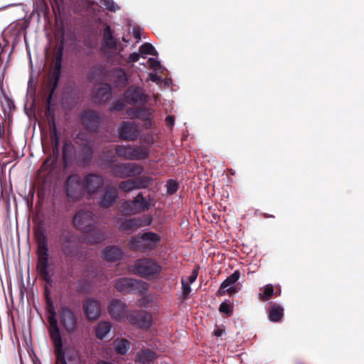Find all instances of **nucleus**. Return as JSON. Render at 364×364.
Instances as JSON below:
<instances>
[{
    "label": "nucleus",
    "mask_w": 364,
    "mask_h": 364,
    "mask_svg": "<svg viewBox=\"0 0 364 364\" xmlns=\"http://www.w3.org/2000/svg\"><path fill=\"white\" fill-rule=\"evenodd\" d=\"M136 219L138 220L139 228H141V227H143L145 225H148L152 221V218L149 215H144L140 218H136Z\"/></svg>",
    "instance_id": "37"
},
{
    "label": "nucleus",
    "mask_w": 364,
    "mask_h": 364,
    "mask_svg": "<svg viewBox=\"0 0 364 364\" xmlns=\"http://www.w3.org/2000/svg\"><path fill=\"white\" fill-rule=\"evenodd\" d=\"M97 364H112V363L105 362V361H99Z\"/></svg>",
    "instance_id": "49"
},
{
    "label": "nucleus",
    "mask_w": 364,
    "mask_h": 364,
    "mask_svg": "<svg viewBox=\"0 0 364 364\" xmlns=\"http://www.w3.org/2000/svg\"><path fill=\"white\" fill-rule=\"evenodd\" d=\"M142 235L134 236L130 238L129 240V246L133 250H144L145 244L141 241Z\"/></svg>",
    "instance_id": "29"
},
{
    "label": "nucleus",
    "mask_w": 364,
    "mask_h": 364,
    "mask_svg": "<svg viewBox=\"0 0 364 364\" xmlns=\"http://www.w3.org/2000/svg\"><path fill=\"white\" fill-rule=\"evenodd\" d=\"M139 284L140 282L128 278H122L117 280L115 287L119 291L125 292L132 290L134 287H137Z\"/></svg>",
    "instance_id": "17"
},
{
    "label": "nucleus",
    "mask_w": 364,
    "mask_h": 364,
    "mask_svg": "<svg viewBox=\"0 0 364 364\" xmlns=\"http://www.w3.org/2000/svg\"><path fill=\"white\" fill-rule=\"evenodd\" d=\"M36 240L38 242V265L37 269L38 274L46 281H49V264L48 257V248L46 245V237L43 235H37Z\"/></svg>",
    "instance_id": "4"
},
{
    "label": "nucleus",
    "mask_w": 364,
    "mask_h": 364,
    "mask_svg": "<svg viewBox=\"0 0 364 364\" xmlns=\"http://www.w3.org/2000/svg\"><path fill=\"white\" fill-rule=\"evenodd\" d=\"M197 276L198 270L195 269L192 272L191 275L188 277V280L186 282H188L189 284L193 283L196 281Z\"/></svg>",
    "instance_id": "43"
},
{
    "label": "nucleus",
    "mask_w": 364,
    "mask_h": 364,
    "mask_svg": "<svg viewBox=\"0 0 364 364\" xmlns=\"http://www.w3.org/2000/svg\"><path fill=\"white\" fill-rule=\"evenodd\" d=\"M156 358V354L149 350H141L136 356V360L141 363H147Z\"/></svg>",
    "instance_id": "25"
},
{
    "label": "nucleus",
    "mask_w": 364,
    "mask_h": 364,
    "mask_svg": "<svg viewBox=\"0 0 364 364\" xmlns=\"http://www.w3.org/2000/svg\"><path fill=\"white\" fill-rule=\"evenodd\" d=\"M102 46L105 52L112 54L119 53L124 48L122 43L114 38L113 31L109 26H106L104 29Z\"/></svg>",
    "instance_id": "5"
},
{
    "label": "nucleus",
    "mask_w": 364,
    "mask_h": 364,
    "mask_svg": "<svg viewBox=\"0 0 364 364\" xmlns=\"http://www.w3.org/2000/svg\"><path fill=\"white\" fill-rule=\"evenodd\" d=\"M138 134L136 127L132 123H123L119 129V135L125 139H134Z\"/></svg>",
    "instance_id": "16"
},
{
    "label": "nucleus",
    "mask_w": 364,
    "mask_h": 364,
    "mask_svg": "<svg viewBox=\"0 0 364 364\" xmlns=\"http://www.w3.org/2000/svg\"><path fill=\"white\" fill-rule=\"evenodd\" d=\"M240 274L239 271H235L230 277H228L220 285L218 294L223 295L225 292L229 294H235L237 289L234 286L235 283L240 279Z\"/></svg>",
    "instance_id": "13"
},
{
    "label": "nucleus",
    "mask_w": 364,
    "mask_h": 364,
    "mask_svg": "<svg viewBox=\"0 0 364 364\" xmlns=\"http://www.w3.org/2000/svg\"><path fill=\"white\" fill-rule=\"evenodd\" d=\"M182 289L183 294L185 296H187L191 291L190 284L184 279H182Z\"/></svg>",
    "instance_id": "41"
},
{
    "label": "nucleus",
    "mask_w": 364,
    "mask_h": 364,
    "mask_svg": "<svg viewBox=\"0 0 364 364\" xmlns=\"http://www.w3.org/2000/svg\"><path fill=\"white\" fill-rule=\"evenodd\" d=\"M223 334V330L217 329L214 331V335L217 337L220 336Z\"/></svg>",
    "instance_id": "47"
},
{
    "label": "nucleus",
    "mask_w": 364,
    "mask_h": 364,
    "mask_svg": "<svg viewBox=\"0 0 364 364\" xmlns=\"http://www.w3.org/2000/svg\"><path fill=\"white\" fill-rule=\"evenodd\" d=\"M60 77V70H53V71L50 74L49 76V84L51 87L50 94L49 97H51L52 93L54 92V90L55 89L58 79Z\"/></svg>",
    "instance_id": "31"
},
{
    "label": "nucleus",
    "mask_w": 364,
    "mask_h": 364,
    "mask_svg": "<svg viewBox=\"0 0 364 364\" xmlns=\"http://www.w3.org/2000/svg\"><path fill=\"white\" fill-rule=\"evenodd\" d=\"M114 348L117 353L125 354L129 348V343L124 338L117 339L114 342Z\"/></svg>",
    "instance_id": "27"
},
{
    "label": "nucleus",
    "mask_w": 364,
    "mask_h": 364,
    "mask_svg": "<svg viewBox=\"0 0 364 364\" xmlns=\"http://www.w3.org/2000/svg\"><path fill=\"white\" fill-rule=\"evenodd\" d=\"M127 321L140 328H148L152 323L151 316L146 312H130L127 316Z\"/></svg>",
    "instance_id": "10"
},
{
    "label": "nucleus",
    "mask_w": 364,
    "mask_h": 364,
    "mask_svg": "<svg viewBox=\"0 0 364 364\" xmlns=\"http://www.w3.org/2000/svg\"><path fill=\"white\" fill-rule=\"evenodd\" d=\"M129 114L131 117H136V116H138L136 114Z\"/></svg>",
    "instance_id": "51"
},
{
    "label": "nucleus",
    "mask_w": 364,
    "mask_h": 364,
    "mask_svg": "<svg viewBox=\"0 0 364 364\" xmlns=\"http://www.w3.org/2000/svg\"><path fill=\"white\" fill-rule=\"evenodd\" d=\"M107 310L109 315L115 320L119 321L127 320L129 314H127V306L124 302L113 299L109 303Z\"/></svg>",
    "instance_id": "9"
},
{
    "label": "nucleus",
    "mask_w": 364,
    "mask_h": 364,
    "mask_svg": "<svg viewBox=\"0 0 364 364\" xmlns=\"http://www.w3.org/2000/svg\"><path fill=\"white\" fill-rule=\"evenodd\" d=\"M146 301V299H143L142 300L139 301V305H141V304H145V301Z\"/></svg>",
    "instance_id": "50"
},
{
    "label": "nucleus",
    "mask_w": 364,
    "mask_h": 364,
    "mask_svg": "<svg viewBox=\"0 0 364 364\" xmlns=\"http://www.w3.org/2000/svg\"><path fill=\"white\" fill-rule=\"evenodd\" d=\"M83 312L89 321L98 320L102 314L101 302L93 298L86 299L82 304Z\"/></svg>",
    "instance_id": "6"
},
{
    "label": "nucleus",
    "mask_w": 364,
    "mask_h": 364,
    "mask_svg": "<svg viewBox=\"0 0 364 364\" xmlns=\"http://www.w3.org/2000/svg\"><path fill=\"white\" fill-rule=\"evenodd\" d=\"M124 97L129 102H143L146 100V97L143 94L142 91L136 87H130L125 92Z\"/></svg>",
    "instance_id": "18"
},
{
    "label": "nucleus",
    "mask_w": 364,
    "mask_h": 364,
    "mask_svg": "<svg viewBox=\"0 0 364 364\" xmlns=\"http://www.w3.org/2000/svg\"><path fill=\"white\" fill-rule=\"evenodd\" d=\"M102 257L108 261H117L122 257V251L117 247H107L102 252Z\"/></svg>",
    "instance_id": "20"
},
{
    "label": "nucleus",
    "mask_w": 364,
    "mask_h": 364,
    "mask_svg": "<svg viewBox=\"0 0 364 364\" xmlns=\"http://www.w3.org/2000/svg\"><path fill=\"white\" fill-rule=\"evenodd\" d=\"M73 223L77 228L87 231L94 225L95 220L90 211L80 210L75 215Z\"/></svg>",
    "instance_id": "8"
},
{
    "label": "nucleus",
    "mask_w": 364,
    "mask_h": 364,
    "mask_svg": "<svg viewBox=\"0 0 364 364\" xmlns=\"http://www.w3.org/2000/svg\"><path fill=\"white\" fill-rule=\"evenodd\" d=\"M139 51L141 55V57L145 59L146 58L144 55H156V51L154 47L149 43H145L139 47Z\"/></svg>",
    "instance_id": "30"
},
{
    "label": "nucleus",
    "mask_w": 364,
    "mask_h": 364,
    "mask_svg": "<svg viewBox=\"0 0 364 364\" xmlns=\"http://www.w3.org/2000/svg\"><path fill=\"white\" fill-rule=\"evenodd\" d=\"M117 152L119 156L129 159H139L147 156L146 151L139 150L132 147L119 146L117 149Z\"/></svg>",
    "instance_id": "14"
},
{
    "label": "nucleus",
    "mask_w": 364,
    "mask_h": 364,
    "mask_svg": "<svg viewBox=\"0 0 364 364\" xmlns=\"http://www.w3.org/2000/svg\"><path fill=\"white\" fill-rule=\"evenodd\" d=\"M166 187H167V191L170 194H173L175 192H176V191L178 189V184L176 181L170 180L168 181V183L166 184Z\"/></svg>",
    "instance_id": "38"
},
{
    "label": "nucleus",
    "mask_w": 364,
    "mask_h": 364,
    "mask_svg": "<svg viewBox=\"0 0 364 364\" xmlns=\"http://www.w3.org/2000/svg\"><path fill=\"white\" fill-rule=\"evenodd\" d=\"M140 56H141L140 53H131L129 55L127 61L129 63H135L139 60Z\"/></svg>",
    "instance_id": "42"
},
{
    "label": "nucleus",
    "mask_w": 364,
    "mask_h": 364,
    "mask_svg": "<svg viewBox=\"0 0 364 364\" xmlns=\"http://www.w3.org/2000/svg\"><path fill=\"white\" fill-rule=\"evenodd\" d=\"M110 95L109 86L107 84L100 85L95 93V100L98 102L107 100Z\"/></svg>",
    "instance_id": "23"
},
{
    "label": "nucleus",
    "mask_w": 364,
    "mask_h": 364,
    "mask_svg": "<svg viewBox=\"0 0 364 364\" xmlns=\"http://www.w3.org/2000/svg\"><path fill=\"white\" fill-rule=\"evenodd\" d=\"M220 311L226 314L230 315L232 312V308L227 303L223 302L220 304Z\"/></svg>",
    "instance_id": "39"
},
{
    "label": "nucleus",
    "mask_w": 364,
    "mask_h": 364,
    "mask_svg": "<svg viewBox=\"0 0 364 364\" xmlns=\"http://www.w3.org/2000/svg\"><path fill=\"white\" fill-rule=\"evenodd\" d=\"M139 228L138 220L136 219H129L126 220L121 223L119 226V229L120 231L124 232L127 234L132 233Z\"/></svg>",
    "instance_id": "22"
},
{
    "label": "nucleus",
    "mask_w": 364,
    "mask_h": 364,
    "mask_svg": "<svg viewBox=\"0 0 364 364\" xmlns=\"http://www.w3.org/2000/svg\"><path fill=\"white\" fill-rule=\"evenodd\" d=\"M117 198V190L115 188H109L106 191L102 201L101 205L104 207L112 205Z\"/></svg>",
    "instance_id": "24"
},
{
    "label": "nucleus",
    "mask_w": 364,
    "mask_h": 364,
    "mask_svg": "<svg viewBox=\"0 0 364 364\" xmlns=\"http://www.w3.org/2000/svg\"><path fill=\"white\" fill-rule=\"evenodd\" d=\"M50 318L54 319L59 323V326L68 334L73 333L77 328V318L75 314L69 309L63 307L58 313V319L54 318L52 312L50 313L48 320Z\"/></svg>",
    "instance_id": "2"
},
{
    "label": "nucleus",
    "mask_w": 364,
    "mask_h": 364,
    "mask_svg": "<svg viewBox=\"0 0 364 364\" xmlns=\"http://www.w3.org/2000/svg\"><path fill=\"white\" fill-rule=\"evenodd\" d=\"M103 4L106 9L110 11H116L119 9V6H118L113 0H104Z\"/></svg>",
    "instance_id": "35"
},
{
    "label": "nucleus",
    "mask_w": 364,
    "mask_h": 364,
    "mask_svg": "<svg viewBox=\"0 0 364 364\" xmlns=\"http://www.w3.org/2000/svg\"><path fill=\"white\" fill-rule=\"evenodd\" d=\"M137 180V183L139 184H146L145 186H140V188H146L148 186H149V184L151 183V178H149V177H141L140 178H138L136 179Z\"/></svg>",
    "instance_id": "40"
},
{
    "label": "nucleus",
    "mask_w": 364,
    "mask_h": 364,
    "mask_svg": "<svg viewBox=\"0 0 364 364\" xmlns=\"http://www.w3.org/2000/svg\"><path fill=\"white\" fill-rule=\"evenodd\" d=\"M63 54V46L59 45L56 48L52 60L53 67L50 68H62V60Z\"/></svg>",
    "instance_id": "26"
},
{
    "label": "nucleus",
    "mask_w": 364,
    "mask_h": 364,
    "mask_svg": "<svg viewBox=\"0 0 364 364\" xmlns=\"http://www.w3.org/2000/svg\"><path fill=\"white\" fill-rule=\"evenodd\" d=\"M119 72H120V74H119V81L117 82L118 85H124L125 81L127 80L123 72H122V70H119Z\"/></svg>",
    "instance_id": "44"
},
{
    "label": "nucleus",
    "mask_w": 364,
    "mask_h": 364,
    "mask_svg": "<svg viewBox=\"0 0 364 364\" xmlns=\"http://www.w3.org/2000/svg\"><path fill=\"white\" fill-rule=\"evenodd\" d=\"M159 240V237L156 233L146 232L142 235L141 241L145 244L146 249H151L156 247Z\"/></svg>",
    "instance_id": "21"
},
{
    "label": "nucleus",
    "mask_w": 364,
    "mask_h": 364,
    "mask_svg": "<svg viewBox=\"0 0 364 364\" xmlns=\"http://www.w3.org/2000/svg\"><path fill=\"white\" fill-rule=\"evenodd\" d=\"M146 184H139L137 183V180H128L123 181L119 185L120 189L125 192L131 191L135 188H140V186H144Z\"/></svg>",
    "instance_id": "28"
},
{
    "label": "nucleus",
    "mask_w": 364,
    "mask_h": 364,
    "mask_svg": "<svg viewBox=\"0 0 364 364\" xmlns=\"http://www.w3.org/2000/svg\"><path fill=\"white\" fill-rule=\"evenodd\" d=\"M283 316V309L279 306H274L269 312V318L272 321H279Z\"/></svg>",
    "instance_id": "32"
},
{
    "label": "nucleus",
    "mask_w": 364,
    "mask_h": 364,
    "mask_svg": "<svg viewBox=\"0 0 364 364\" xmlns=\"http://www.w3.org/2000/svg\"><path fill=\"white\" fill-rule=\"evenodd\" d=\"M86 0H71L70 6L77 11H81L86 5Z\"/></svg>",
    "instance_id": "33"
},
{
    "label": "nucleus",
    "mask_w": 364,
    "mask_h": 364,
    "mask_svg": "<svg viewBox=\"0 0 364 364\" xmlns=\"http://www.w3.org/2000/svg\"><path fill=\"white\" fill-rule=\"evenodd\" d=\"M112 172L117 177L126 178L139 175L142 172V168L135 164L128 163L114 166Z\"/></svg>",
    "instance_id": "7"
},
{
    "label": "nucleus",
    "mask_w": 364,
    "mask_h": 364,
    "mask_svg": "<svg viewBox=\"0 0 364 364\" xmlns=\"http://www.w3.org/2000/svg\"><path fill=\"white\" fill-rule=\"evenodd\" d=\"M274 292L273 287L272 285H267L264 287V294H260V297L263 300H267Z\"/></svg>",
    "instance_id": "36"
},
{
    "label": "nucleus",
    "mask_w": 364,
    "mask_h": 364,
    "mask_svg": "<svg viewBox=\"0 0 364 364\" xmlns=\"http://www.w3.org/2000/svg\"><path fill=\"white\" fill-rule=\"evenodd\" d=\"M134 36H135V38H140L139 34H135Z\"/></svg>",
    "instance_id": "52"
},
{
    "label": "nucleus",
    "mask_w": 364,
    "mask_h": 364,
    "mask_svg": "<svg viewBox=\"0 0 364 364\" xmlns=\"http://www.w3.org/2000/svg\"><path fill=\"white\" fill-rule=\"evenodd\" d=\"M129 270L141 277H150L159 274L161 272V267L154 260L144 258L136 260L129 267Z\"/></svg>",
    "instance_id": "3"
},
{
    "label": "nucleus",
    "mask_w": 364,
    "mask_h": 364,
    "mask_svg": "<svg viewBox=\"0 0 364 364\" xmlns=\"http://www.w3.org/2000/svg\"><path fill=\"white\" fill-rule=\"evenodd\" d=\"M141 64L145 65L144 63H142ZM146 65L148 66L149 68H163L161 65L160 62L154 58H149L146 63Z\"/></svg>",
    "instance_id": "34"
},
{
    "label": "nucleus",
    "mask_w": 364,
    "mask_h": 364,
    "mask_svg": "<svg viewBox=\"0 0 364 364\" xmlns=\"http://www.w3.org/2000/svg\"><path fill=\"white\" fill-rule=\"evenodd\" d=\"M147 208L148 203L144 198L141 195H138L134 201L124 203L122 211L125 214H132Z\"/></svg>",
    "instance_id": "12"
},
{
    "label": "nucleus",
    "mask_w": 364,
    "mask_h": 364,
    "mask_svg": "<svg viewBox=\"0 0 364 364\" xmlns=\"http://www.w3.org/2000/svg\"><path fill=\"white\" fill-rule=\"evenodd\" d=\"M82 188L80 177L72 176L67 181V195L72 199H77L82 196Z\"/></svg>",
    "instance_id": "11"
},
{
    "label": "nucleus",
    "mask_w": 364,
    "mask_h": 364,
    "mask_svg": "<svg viewBox=\"0 0 364 364\" xmlns=\"http://www.w3.org/2000/svg\"><path fill=\"white\" fill-rule=\"evenodd\" d=\"M150 80L153 82H159L160 81V77L156 74H150L149 75Z\"/></svg>",
    "instance_id": "45"
},
{
    "label": "nucleus",
    "mask_w": 364,
    "mask_h": 364,
    "mask_svg": "<svg viewBox=\"0 0 364 364\" xmlns=\"http://www.w3.org/2000/svg\"><path fill=\"white\" fill-rule=\"evenodd\" d=\"M56 6L58 7L60 5L63 4L64 2V0H54Z\"/></svg>",
    "instance_id": "48"
},
{
    "label": "nucleus",
    "mask_w": 364,
    "mask_h": 364,
    "mask_svg": "<svg viewBox=\"0 0 364 364\" xmlns=\"http://www.w3.org/2000/svg\"><path fill=\"white\" fill-rule=\"evenodd\" d=\"M166 122L168 124H169L170 125H173V122H174V118L172 116H169L168 117H166Z\"/></svg>",
    "instance_id": "46"
},
{
    "label": "nucleus",
    "mask_w": 364,
    "mask_h": 364,
    "mask_svg": "<svg viewBox=\"0 0 364 364\" xmlns=\"http://www.w3.org/2000/svg\"><path fill=\"white\" fill-rule=\"evenodd\" d=\"M103 184L102 178L97 175H90L86 179V187L89 193H95Z\"/></svg>",
    "instance_id": "19"
},
{
    "label": "nucleus",
    "mask_w": 364,
    "mask_h": 364,
    "mask_svg": "<svg viewBox=\"0 0 364 364\" xmlns=\"http://www.w3.org/2000/svg\"><path fill=\"white\" fill-rule=\"evenodd\" d=\"M50 336L53 342L57 356V363L61 364H77L79 355L77 350L71 346L63 348V342L58 326L54 319L50 318Z\"/></svg>",
    "instance_id": "1"
},
{
    "label": "nucleus",
    "mask_w": 364,
    "mask_h": 364,
    "mask_svg": "<svg viewBox=\"0 0 364 364\" xmlns=\"http://www.w3.org/2000/svg\"><path fill=\"white\" fill-rule=\"evenodd\" d=\"M112 328V324L107 321H102L95 325L94 331L96 337L100 340L106 338Z\"/></svg>",
    "instance_id": "15"
}]
</instances>
